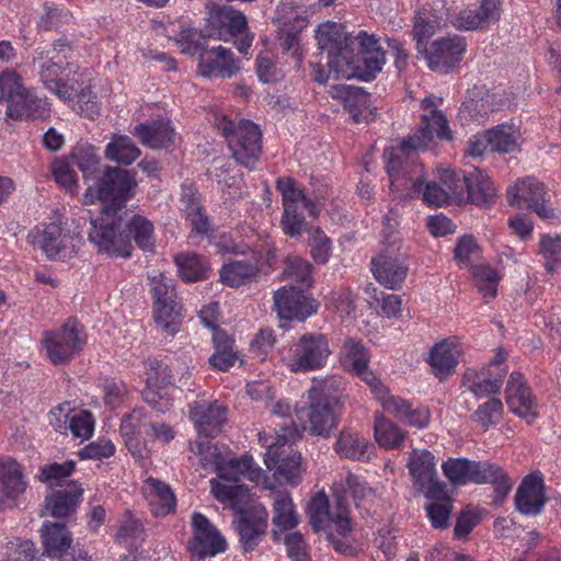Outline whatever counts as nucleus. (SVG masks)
Returning <instances> with one entry per match:
<instances>
[{"label": "nucleus", "instance_id": "nucleus-47", "mask_svg": "<svg viewBox=\"0 0 561 561\" xmlns=\"http://www.w3.org/2000/svg\"><path fill=\"white\" fill-rule=\"evenodd\" d=\"M259 268L245 261H232L225 264L220 271V279L230 287H239L256 278Z\"/></svg>", "mask_w": 561, "mask_h": 561}, {"label": "nucleus", "instance_id": "nucleus-57", "mask_svg": "<svg viewBox=\"0 0 561 561\" xmlns=\"http://www.w3.org/2000/svg\"><path fill=\"white\" fill-rule=\"evenodd\" d=\"M85 77V72L80 68L77 75L66 71L57 83L58 88H54L51 93L64 101L72 100L81 89H84Z\"/></svg>", "mask_w": 561, "mask_h": 561}, {"label": "nucleus", "instance_id": "nucleus-15", "mask_svg": "<svg viewBox=\"0 0 561 561\" xmlns=\"http://www.w3.org/2000/svg\"><path fill=\"white\" fill-rule=\"evenodd\" d=\"M174 380L173 368L156 358L146 362V389L144 398L158 412H165L171 407L167 397L168 388Z\"/></svg>", "mask_w": 561, "mask_h": 561}, {"label": "nucleus", "instance_id": "nucleus-18", "mask_svg": "<svg viewBox=\"0 0 561 561\" xmlns=\"http://www.w3.org/2000/svg\"><path fill=\"white\" fill-rule=\"evenodd\" d=\"M248 30L247 18L231 5H213L209 9L206 32L208 37L229 41Z\"/></svg>", "mask_w": 561, "mask_h": 561}, {"label": "nucleus", "instance_id": "nucleus-7", "mask_svg": "<svg viewBox=\"0 0 561 561\" xmlns=\"http://www.w3.org/2000/svg\"><path fill=\"white\" fill-rule=\"evenodd\" d=\"M415 151L412 148H403L402 141L398 147H390L383 151L390 190L409 197H414V192L422 186L423 165L410 156Z\"/></svg>", "mask_w": 561, "mask_h": 561}, {"label": "nucleus", "instance_id": "nucleus-2", "mask_svg": "<svg viewBox=\"0 0 561 561\" xmlns=\"http://www.w3.org/2000/svg\"><path fill=\"white\" fill-rule=\"evenodd\" d=\"M137 186L135 172L119 167H106L102 176L84 195V204L101 202V209L126 213V203L134 196Z\"/></svg>", "mask_w": 561, "mask_h": 561}, {"label": "nucleus", "instance_id": "nucleus-3", "mask_svg": "<svg viewBox=\"0 0 561 561\" xmlns=\"http://www.w3.org/2000/svg\"><path fill=\"white\" fill-rule=\"evenodd\" d=\"M127 215L101 209L100 217L91 218L88 239L99 253L125 259L131 255L133 244L125 229Z\"/></svg>", "mask_w": 561, "mask_h": 561}, {"label": "nucleus", "instance_id": "nucleus-21", "mask_svg": "<svg viewBox=\"0 0 561 561\" xmlns=\"http://www.w3.org/2000/svg\"><path fill=\"white\" fill-rule=\"evenodd\" d=\"M546 195L545 185L531 178L525 179L507 190V201L510 205L524 202L527 208L534 210L543 219L554 217L553 209L547 205L549 199Z\"/></svg>", "mask_w": 561, "mask_h": 561}, {"label": "nucleus", "instance_id": "nucleus-40", "mask_svg": "<svg viewBox=\"0 0 561 561\" xmlns=\"http://www.w3.org/2000/svg\"><path fill=\"white\" fill-rule=\"evenodd\" d=\"M334 450L340 457L351 460H363L369 458L374 446L357 432L351 428H344L339 435Z\"/></svg>", "mask_w": 561, "mask_h": 561}, {"label": "nucleus", "instance_id": "nucleus-27", "mask_svg": "<svg viewBox=\"0 0 561 561\" xmlns=\"http://www.w3.org/2000/svg\"><path fill=\"white\" fill-rule=\"evenodd\" d=\"M394 243L396 241L371 262L375 278L390 289L398 288L408 274V266L401 255L396 253Z\"/></svg>", "mask_w": 561, "mask_h": 561}, {"label": "nucleus", "instance_id": "nucleus-38", "mask_svg": "<svg viewBox=\"0 0 561 561\" xmlns=\"http://www.w3.org/2000/svg\"><path fill=\"white\" fill-rule=\"evenodd\" d=\"M460 351L456 337L446 339L432 348L430 364L437 377L440 379L450 375L457 364Z\"/></svg>", "mask_w": 561, "mask_h": 561}, {"label": "nucleus", "instance_id": "nucleus-29", "mask_svg": "<svg viewBox=\"0 0 561 561\" xmlns=\"http://www.w3.org/2000/svg\"><path fill=\"white\" fill-rule=\"evenodd\" d=\"M546 501L542 478L538 474L527 476L517 489L516 508L524 515H538Z\"/></svg>", "mask_w": 561, "mask_h": 561}, {"label": "nucleus", "instance_id": "nucleus-32", "mask_svg": "<svg viewBox=\"0 0 561 561\" xmlns=\"http://www.w3.org/2000/svg\"><path fill=\"white\" fill-rule=\"evenodd\" d=\"M506 369H497L494 366H485L480 371H467L463 376V385L476 397H488L500 391Z\"/></svg>", "mask_w": 561, "mask_h": 561}, {"label": "nucleus", "instance_id": "nucleus-55", "mask_svg": "<svg viewBox=\"0 0 561 561\" xmlns=\"http://www.w3.org/2000/svg\"><path fill=\"white\" fill-rule=\"evenodd\" d=\"M208 32L204 34L202 31L196 28H186L180 32L179 38L176 39L178 45L181 47L182 53L193 56L195 54L202 55L210 46Z\"/></svg>", "mask_w": 561, "mask_h": 561}, {"label": "nucleus", "instance_id": "nucleus-60", "mask_svg": "<svg viewBox=\"0 0 561 561\" xmlns=\"http://www.w3.org/2000/svg\"><path fill=\"white\" fill-rule=\"evenodd\" d=\"M307 233L311 256L318 263H325L331 255L332 242L330 238L318 227L308 228Z\"/></svg>", "mask_w": 561, "mask_h": 561}, {"label": "nucleus", "instance_id": "nucleus-36", "mask_svg": "<svg viewBox=\"0 0 561 561\" xmlns=\"http://www.w3.org/2000/svg\"><path fill=\"white\" fill-rule=\"evenodd\" d=\"M471 481L478 484L492 483L495 499L502 502L511 492L512 483L504 470L488 461H473Z\"/></svg>", "mask_w": 561, "mask_h": 561}, {"label": "nucleus", "instance_id": "nucleus-5", "mask_svg": "<svg viewBox=\"0 0 561 561\" xmlns=\"http://www.w3.org/2000/svg\"><path fill=\"white\" fill-rule=\"evenodd\" d=\"M215 126L226 138L234 160L239 164L252 169L262 150V135L259 126L249 119L242 118L234 122L226 116L217 117Z\"/></svg>", "mask_w": 561, "mask_h": 561}, {"label": "nucleus", "instance_id": "nucleus-45", "mask_svg": "<svg viewBox=\"0 0 561 561\" xmlns=\"http://www.w3.org/2000/svg\"><path fill=\"white\" fill-rule=\"evenodd\" d=\"M104 154L111 161L129 165L140 156V150L128 136L115 134L106 145Z\"/></svg>", "mask_w": 561, "mask_h": 561}, {"label": "nucleus", "instance_id": "nucleus-20", "mask_svg": "<svg viewBox=\"0 0 561 561\" xmlns=\"http://www.w3.org/2000/svg\"><path fill=\"white\" fill-rule=\"evenodd\" d=\"M274 305L280 319L305 320L318 310V304L304 295L302 288L282 287L274 294Z\"/></svg>", "mask_w": 561, "mask_h": 561}, {"label": "nucleus", "instance_id": "nucleus-42", "mask_svg": "<svg viewBox=\"0 0 561 561\" xmlns=\"http://www.w3.org/2000/svg\"><path fill=\"white\" fill-rule=\"evenodd\" d=\"M140 141L152 149H162L173 142L174 130L169 123L153 122L139 124L133 133Z\"/></svg>", "mask_w": 561, "mask_h": 561}, {"label": "nucleus", "instance_id": "nucleus-43", "mask_svg": "<svg viewBox=\"0 0 561 561\" xmlns=\"http://www.w3.org/2000/svg\"><path fill=\"white\" fill-rule=\"evenodd\" d=\"M49 105L45 100L26 92L22 101L8 105L7 116L13 119H21L23 117L43 119L49 116Z\"/></svg>", "mask_w": 561, "mask_h": 561}, {"label": "nucleus", "instance_id": "nucleus-9", "mask_svg": "<svg viewBox=\"0 0 561 561\" xmlns=\"http://www.w3.org/2000/svg\"><path fill=\"white\" fill-rule=\"evenodd\" d=\"M153 314L157 325L169 335L175 334L183 321V307L178 300L172 280L160 274L151 279Z\"/></svg>", "mask_w": 561, "mask_h": 561}, {"label": "nucleus", "instance_id": "nucleus-24", "mask_svg": "<svg viewBox=\"0 0 561 561\" xmlns=\"http://www.w3.org/2000/svg\"><path fill=\"white\" fill-rule=\"evenodd\" d=\"M268 513L262 505L240 511L237 530L244 551L255 549L266 534Z\"/></svg>", "mask_w": 561, "mask_h": 561}, {"label": "nucleus", "instance_id": "nucleus-12", "mask_svg": "<svg viewBox=\"0 0 561 561\" xmlns=\"http://www.w3.org/2000/svg\"><path fill=\"white\" fill-rule=\"evenodd\" d=\"M436 105L437 102L434 98H425L422 101L424 114L421 116L420 126L413 135L402 139L403 148L425 150L435 139H451L446 116L436 108Z\"/></svg>", "mask_w": 561, "mask_h": 561}, {"label": "nucleus", "instance_id": "nucleus-16", "mask_svg": "<svg viewBox=\"0 0 561 561\" xmlns=\"http://www.w3.org/2000/svg\"><path fill=\"white\" fill-rule=\"evenodd\" d=\"M466 49L465 38L454 35L434 41L430 47H424L423 54L431 70L445 75L459 66Z\"/></svg>", "mask_w": 561, "mask_h": 561}, {"label": "nucleus", "instance_id": "nucleus-6", "mask_svg": "<svg viewBox=\"0 0 561 561\" xmlns=\"http://www.w3.org/2000/svg\"><path fill=\"white\" fill-rule=\"evenodd\" d=\"M440 182L445 186L449 202H471L479 206L489 205L495 197V188L489 176L481 170L472 172L444 170Z\"/></svg>", "mask_w": 561, "mask_h": 561}, {"label": "nucleus", "instance_id": "nucleus-4", "mask_svg": "<svg viewBox=\"0 0 561 561\" xmlns=\"http://www.w3.org/2000/svg\"><path fill=\"white\" fill-rule=\"evenodd\" d=\"M72 51L73 44L65 36L34 50L31 71L49 92L58 88L57 83L66 71L73 75L79 72V66L68 61Z\"/></svg>", "mask_w": 561, "mask_h": 561}, {"label": "nucleus", "instance_id": "nucleus-30", "mask_svg": "<svg viewBox=\"0 0 561 561\" xmlns=\"http://www.w3.org/2000/svg\"><path fill=\"white\" fill-rule=\"evenodd\" d=\"M377 394L379 396L383 410L392 414L400 422L417 428L427 426L430 422L428 409L423 407L413 408L409 401L400 397H385L383 390L382 393Z\"/></svg>", "mask_w": 561, "mask_h": 561}, {"label": "nucleus", "instance_id": "nucleus-22", "mask_svg": "<svg viewBox=\"0 0 561 561\" xmlns=\"http://www.w3.org/2000/svg\"><path fill=\"white\" fill-rule=\"evenodd\" d=\"M190 417L199 435L217 436L227 422V407L217 400H201L191 405Z\"/></svg>", "mask_w": 561, "mask_h": 561}, {"label": "nucleus", "instance_id": "nucleus-41", "mask_svg": "<svg viewBox=\"0 0 561 561\" xmlns=\"http://www.w3.org/2000/svg\"><path fill=\"white\" fill-rule=\"evenodd\" d=\"M144 490L154 515L163 516L174 510L175 496L168 484L157 479L148 478L145 481Z\"/></svg>", "mask_w": 561, "mask_h": 561}, {"label": "nucleus", "instance_id": "nucleus-59", "mask_svg": "<svg viewBox=\"0 0 561 561\" xmlns=\"http://www.w3.org/2000/svg\"><path fill=\"white\" fill-rule=\"evenodd\" d=\"M211 493L221 503L236 507L248 496V489L241 484H224L216 479L210 480Z\"/></svg>", "mask_w": 561, "mask_h": 561}, {"label": "nucleus", "instance_id": "nucleus-25", "mask_svg": "<svg viewBox=\"0 0 561 561\" xmlns=\"http://www.w3.org/2000/svg\"><path fill=\"white\" fill-rule=\"evenodd\" d=\"M239 69L231 50L221 45H210L199 56L198 73L203 77L231 78Z\"/></svg>", "mask_w": 561, "mask_h": 561}, {"label": "nucleus", "instance_id": "nucleus-53", "mask_svg": "<svg viewBox=\"0 0 561 561\" xmlns=\"http://www.w3.org/2000/svg\"><path fill=\"white\" fill-rule=\"evenodd\" d=\"M191 449L199 457V463L204 469L214 468L216 472L228 454L225 446L219 447L209 440H197L191 446Z\"/></svg>", "mask_w": 561, "mask_h": 561}, {"label": "nucleus", "instance_id": "nucleus-11", "mask_svg": "<svg viewBox=\"0 0 561 561\" xmlns=\"http://www.w3.org/2000/svg\"><path fill=\"white\" fill-rule=\"evenodd\" d=\"M87 336L82 327L73 318L68 319L59 329L45 333L42 344L54 365L67 364L82 350Z\"/></svg>", "mask_w": 561, "mask_h": 561}, {"label": "nucleus", "instance_id": "nucleus-46", "mask_svg": "<svg viewBox=\"0 0 561 561\" xmlns=\"http://www.w3.org/2000/svg\"><path fill=\"white\" fill-rule=\"evenodd\" d=\"M66 159L72 167H78L85 180L95 174L100 164L96 149L88 142L77 144Z\"/></svg>", "mask_w": 561, "mask_h": 561}, {"label": "nucleus", "instance_id": "nucleus-48", "mask_svg": "<svg viewBox=\"0 0 561 561\" xmlns=\"http://www.w3.org/2000/svg\"><path fill=\"white\" fill-rule=\"evenodd\" d=\"M272 523L279 530H289L298 525V514L291 497L287 493L279 492L275 495Z\"/></svg>", "mask_w": 561, "mask_h": 561}, {"label": "nucleus", "instance_id": "nucleus-64", "mask_svg": "<svg viewBox=\"0 0 561 561\" xmlns=\"http://www.w3.org/2000/svg\"><path fill=\"white\" fill-rule=\"evenodd\" d=\"M311 264L300 257H289L286 261L284 274L287 278L301 285L300 288H308L312 284Z\"/></svg>", "mask_w": 561, "mask_h": 561}, {"label": "nucleus", "instance_id": "nucleus-61", "mask_svg": "<svg viewBox=\"0 0 561 561\" xmlns=\"http://www.w3.org/2000/svg\"><path fill=\"white\" fill-rule=\"evenodd\" d=\"M454 253L455 259L470 270L478 265L481 260V248L471 236L461 237Z\"/></svg>", "mask_w": 561, "mask_h": 561}, {"label": "nucleus", "instance_id": "nucleus-52", "mask_svg": "<svg viewBox=\"0 0 561 561\" xmlns=\"http://www.w3.org/2000/svg\"><path fill=\"white\" fill-rule=\"evenodd\" d=\"M174 260L183 280L197 282L206 277L207 265L197 254H179Z\"/></svg>", "mask_w": 561, "mask_h": 561}, {"label": "nucleus", "instance_id": "nucleus-1", "mask_svg": "<svg viewBox=\"0 0 561 561\" xmlns=\"http://www.w3.org/2000/svg\"><path fill=\"white\" fill-rule=\"evenodd\" d=\"M318 45L328 51L329 68L336 75L348 76L352 70L359 79L369 81L380 72L386 61V55L374 35L359 32V53L354 56L350 49L351 38L345 36L343 26L336 23L321 24L317 31Z\"/></svg>", "mask_w": 561, "mask_h": 561}, {"label": "nucleus", "instance_id": "nucleus-63", "mask_svg": "<svg viewBox=\"0 0 561 561\" xmlns=\"http://www.w3.org/2000/svg\"><path fill=\"white\" fill-rule=\"evenodd\" d=\"M472 460L467 458H449L443 463V471L453 484H465L471 481Z\"/></svg>", "mask_w": 561, "mask_h": 561}, {"label": "nucleus", "instance_id": "nucleus-39", "mask_svg": "<svg viewBox=\"0 0 561 561\" xmlns=\"http://www.w3.org/2000/svg\"><path fill=\"white\" fill-rule=\"evenodd\" d=\"M217 476L222 480L231 482H238L241 476H245L255 482L264 478L263 470L254 466L252 456L248 454L242 455L240 458H228L226 455Z\"/></svg>", "mask_w": 561, "mask_h": 561}, {"label": "nucleus", "instance_id": "nucleus-33", "mask_svg": "<svg viewBox=\"0 0 561 561\" xmlns=\"http://www.w3.org/2000/svg\"><path fill=\"white\" fill-rule=\"evenodd\" d=\"M0 484L3 494L0 497V510L12 508L15 500L26 489L21 467L15 460L0 461Z\"/></svg>", "mask_w": 561, "mask_h": 561}, {"label": "nucleus", "instance_id": "nucleus-49", "mask_svg": "<svg viewBox=\"0 0 561 561\" xmlns=\"http://www.w3.org/2000/svg\"><path fill=\"white\" fill-rule=\"evenodd\" d=\"M312 382L308 391L309 399L343 404L339 394L343 385L341 377L327 376L324 378H313Z\"/></svg>", "mask_w": 561, "mask_h": 561}, {"label": "nucleus", "instance_id": "nucleus-31", "mask_svg": "<svg viewBox=\"0 0 561 561\" xmlns=\"http://www.w3.org/2000/svg\"><path fill=\"white\" fill-rule=\"evenodd\" d=\"M505 400L514 414L520 417L534 415V398L520 373L514 371L510 375L505 388Z\"/></svg>", "mask_w": 561, "mask_h": 561}, {"label": "nucleus", "instance_id": "nucleus-56", "mask_svg": "<svg viewBox=\"0 0 561 561\" xmlns=\"http://www.w3.org/2000/svg\"><path fill=\"white\" fill-rule=\"evenodd\" d=\"M474 285L485 298H494L497 293L500 276L489 265L478 264L471 268Z\"/></svg>", "mask_w": 561, "mask_h": 561}, {"label": "nucleus", "instance_id": "nucleus-13", "mask_svg": "<svg viewBox=\"0 0 561 561\" xmlns=\"http://www.w3.org/2000/svg\"><path fill=\"white\" fill-rule=\"evenodd\" d=\"M330 355L331 350L324 334L305 333L294 345L290 370L300 373L322 368Z\"/></svg>", "mask_w": 561, "mask_h": 561}, {"label": "nucleus", "instance_id": "nucleus-58", "mask_svg": "<svg viewBox=\"0 0 561 561\" xmlns=\"http://www.w3.org/2000/svg\"><path fill=\"white\" fill-rule=\"evenodd\" d=\"M430 499L433 500V503L426 506V511L432 525L435 528H447L453 505L451 499L446 493V488L442 496Z\"/></svg>", "mask_w": 561, "mask_h": 561}, {"label": "nucleus", "instance_id": "nucleus-17", "mask_svg": "<svg viewBox=\"0 0 561 561\" xmlns=\"http://www.w3.org/2000/svg\"><path fill=\"white\" fill-rule=\"evenodd\" d=\"M193 540L188 545L192 561H201L226 550V540L216 527L201 513L192 516Z\"/></svg>", "mask_w": 561, "mask_h": 561}, {"label": "nucleus", "instance_id": "nucleus-14", "mask_svg": "<svg viewBox=\"0 0 561 561\" xmlns=\"http://www.w3.org/2000/svg\"><path fill=\"white\" fill-rule=\"evenodd\" d=\"M410 474L419 491L426 497H439L446 484L439 480L435 456L427 449H413L408 460Z\"/></svg>", "mask_w": 561, "mask_h": 561}, {"label": "nucleus", "instance_id": "nucleus-23", "mask_svg": "<svg viewBox=\"0 0 561 561\" xmlns=\"http://www.w3.org/2000/svg\"><path fill=\"white\" fill-rule=\"evenodd\" d=\"M342 407L343 404H336L335 402L309 399L308 426L304 425L302 430L308 431L313 436L329 437L340 423Z\"/></svg>", "mask_w": 561, "mask_h": 561}, {"label": "nucleus", "instance_id": "nucleus-37", "mask_svg": "<svg viewBox=\"0 0 561 561\" xmlns=\"http://www.w3.org/2000/svg\"><path fill=\"white\" fill-rule=\"evenodd\" d=\"M333 96L339 98L344 108L351 114L355 123H368V115L373 114L369 108L370 96L362 88L351 85H339L334 88Z\"/></svg>", "mask_w": 561, "mask_h": 561}, {"label": "nucleus", "instance_id": "nucleus-50", "mask_svg": "<svg viewBox=\"0 0 561 561\" xmlns=\"http://www.w3.org/2000/svg\"><path fill=\"white\" fill-rule=\"evenodd\" d=\"M374 431L377 443L387 449L399 447L405 439V432L383 415L375 416Z\"/></svg>", "mask_w": 561, "mask_h": 561}, {"label": "nucleus", "instance_id": "nucleus-34", "mask_svg": "<svg viewBox=\"0 0 561 561\" xmlns=\"http://www.w3.org/2000/svg\"><path fill=\"white\" fill-rule=\"evenodd\" d=\"M39 531L46 556L60 559L71 548L72 535L65 524L45 522Z\"/></svg>", "mask_w": 561, "mask_h": 561}, {"label": "nucleus", "instance_id": "nucleus-44", "mask_svg": "<svg viewBox=\"0 0 561 561\" xmlns=\"http://www.w3.org/2000/svg\"><path fill=\"white\" fill-rule=\"evenodd\" d=\"M460 111L474 121L484 119L494 111V96L484 87H474L470 90L469 98L462 103Z\"/></svg>", "mask_w": 561, "mask_h": 561}, {"label": "nucleus", "instance_id": "nucleus-54", "mask_svg": "<svg viewBox=\"0 0 561 561\" xmlns=\"http://www.w3.org/2000/svg\"><path fill=\"white\" fill-rule=\"evenodd\" d=\"M486 136L490 140L491 152H512L517 146V136L510 125H497L494 128L486 130Z\"/></svg>", "mask_w": 561, "mask_h": 561}, {"label": "nucleus", "instance_id": "nucleus-35", "mask_svg": "<svg viewBox=\"0 0 561 561\" xmlns=\"http://www.w3.org/2000/svg\"><path fill=\"white\" fill-rule=\"evenodd\" d=\"M83 489L71 483L67 489L58 490L46 496L43 515H50L55 518H62L72 514L82 496Z\"/></svg>", "mask_w": 561, "mask_h": 561}, {"label": "nucleus", "instance_id": "nucleus-28", "mask_svg": "<svg viewBox=\"0 0 561 561\" xmlns=\"http://www.w3.org/2000/svg\"><path fill=\"white\" fill-rule=\"evenodd\" d=\"M148 419L141 410H134L125 415L121 422V434L130 454L137 459H145L149 456L147 448L146 428Z\"/></svg>", "mask_w": 561, "mask_h": 561}, {"label": "nucleus", "instance_id": "nucleus-10", "mask_svg": "<svg viewBox=\"0 0 561 561\" xmlns=\"http://www.w3.org/2000/svg\"><path fill=\"white\" fill-rule=\"evenodd\" d=\"M297 428L284 430L278 435V442L271 445L265 454L264 462L270 471H274L277 480H283L288 484H298L301 480V456L290 446L285 447V443L299 437Z\"/></svg>", "mask_w": 561, "mask_h": 561}, {"label": "nucleus", "instance_id": "nucleus-62", "mask_svg": "<svg viewBox=\"0 0 561 561\" xmlns=\"http://www.w3.org/2000/svg\"><path fill=\"white\" fill-rule=\"evenodd\" d=\"M25 93L14 71L7 70L0 73V103L3 101H7L8 105L19 103Z\"/></svg>", "mask_w": 561, "mask_h": 561}, {"label": "nucleus", "instance_id": "nucleus-19", "mask_svg": "<svg viewBox=\"0 0 561 561\" xmlns=\"http://www.w3.org/2000/svg\"><path fill=\"white\" fill-rule=\"evenodd\" d=\"M340 358L342 365L365 381L375 393H382V383L368 368L369 353L362 340L352 336L345 337Z\"/></svg>", "mask_w": 561, "mask_h": 561}, {"label": "nucleus", "instance_id": "nucleus-51", "mask_svg": "<svg viewBox=\"0 0 561 561\" xmlns=\"http://www.w3.org/2000/svg\"><path fill=\"white\" fill-rule=\"evenodd\" d=\"M125 229L129 236L134 234L135 242L142 251H153V226L148 219L135 215L130 220L125 218Z\"/></svg>", "mask_w": 561, "mask_h": 561}, {"label": "nucleus", "instance_id": "nucleus-26", "mask_svg": "<svg viewBox=\"0 0 561 561\" xmlns=\"http://www.w3.org/2000/svg\"><path fill=\"white\" fill-rule=\"evenodd\" d=\"M78 244L77 237L59 222L48 224L43 231L41 247L48 259L67 261L77 253Z\"/></svg>", "mask_w": 561, "mask_h": 561}, {"label": "nucleus", "instance_id": "nucleus-8", "mask_svg": "<svg viewBox=\"0 0 561 561\" xmlns=\"http://www.w3.org/2000/svg\"><path fill=\"white\" fill-rule=\"evenodd\" d=\"M348 506L343 495L334 496V508L330 507L324 493H317L307 506L309 524L314 531L335 529L337 536L345 537L352 527L348 518Z\"/></svg>", "mask_w": 561, "mask_h": 561}]
</instances>
